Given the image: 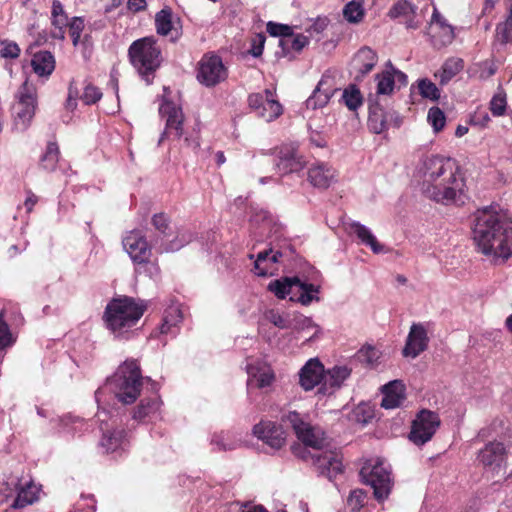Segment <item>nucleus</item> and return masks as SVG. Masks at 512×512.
<instances>
[{"label": "nucleus", "mask_w": 512, "mask_h": 512, "mask_svg": "<svg viewBox=\"0 0 512 512\" xmlns=\"http://www.w3.org/2000/svg\"><path fill=\"white\" fill-rule=\"evenodd\" d=\"M349 228L350 231L358 237L361 243L370 247L375 254L384 252V246L377 241L371 230L365 225L359 222H352L349 224Z\"/></svg>", "instance_id": "nucleus-27"}, {"label": "nucleus", "mask_w": 512, "mask_h": 512, "mask_svg": "<svg viewBox=\"0 0 512 512\" xmlns=\"http://www.w3.org/2000/svg\"><path fill=\"white\" fill-rule=\"evenodd\" d=\"M432 21L440 24V26L448 33V40L451 41L453 38V29L451 26L445 24L444 19L436 10L432 15Z\"/></svg>", "instance_id": "nucleus-64"}, {"label": "nucleus", "mask_w": 512, "mask_h": 512, "mask_svg": "<svg viewBox=\"0 0 512 512\" xmlns=\"http://www.w3.org/2000/svg\"><path fill=\"white\" fill-rule=\"evenodd\" d=\"M377 54L368 47H363L355 54L352 60L353 69L358 73L356 78L367 75L377 64Z\"/></svg>", "instance_id": "nucleus-23"}, {"label": "nucleus", "mask_w": 512, "mask_h": 512, "mask_svg": "<svg viewBox=\"0 0 512 512\" xmlns=\"http://www.w3.org/2000/svg\"><path fill=\"white\" fill-rule=\"evenodd\" d=\"M440 426L439 416L430 410H421L411 425L409 440L421 446L430 441Z\"/></svg>", "instance_id": "nucleus-9"}, {"label": "nucleus", "mask_w": 512, "mask_h": 512, "mask_svg": "<svg viewBox=\"0 0 512 512\" xmlns=\"http://www.w3.org/2000/svg\"><path fill=\"white\" fill-rule=\"evenodd\" d=\"M360 475L373 488L377 500L383 501L389 496L393 482L389 467L383 460H368L361 468Z\"/></svg>", "instance_id": "nucleus-7"}, {"label": "nucleus", "mask_w": 512, "mask_h": 512, "mask_svg": "<svg viewBox=\"0 0 512 512\" xmlns=\"http://www.w3.org/2000/svg\"><path fill=\"white\" fill-rule=\"evenodd\" d=\"M267 318L271 323L280 329H289L292 327L291 319L284 317L273 310L267 314Z\"/></svg>", "instance_id": "nucleus-57"}, {"label": "nucleus", "mask_w": 512, "mask_h": 512, "mask_svg": "<svg viewBox=\"0 0 512 512\" xmlns=\"http://www.w3.org/2000/svg\"><path fill=\"white\" fill-rule=\"evenodd\" d=\"M249 107L266 122H271L282 114L281 104L274 98L271 90L264 93H253L248 97Z\"/></svg>", "instance_id": "nucleus-11"}, {"label": "nucleus", "mask_w": 512, "mask_h": 512, "mask_svg": "<svg viewBox=\"0 0 512 512\" xmlns=\"http://www.w3.org/2000/svg\"><path fill=\"white\" fill-rule=\"evenodd\" d=\"M496 40L501 44H507L512 40V9L507 19L496 27Z\"/></svg>", "instance_id": "nucleus-45"}, {"label": "nucleus", "mask_w": 512, "mask_h": 512, "mask_svg": "<svg viewBox=\"0 0 512 512\" xmlns=\"http://www.w3.org/2000/svg\"><path fill=\"white\" fill-rule=\"evenodd\" d=\"M67 27L69 28V33L72 38L73 45L77 46L80 41L81 34L85 27L83 18L73 17L68 22Z\"/></svg>", "instance_id": "nucleus-51"}, {"label": "nucleus", "mask_w": 512, "mask_h": 512, "mask_svg": "<svg viewBox=\"0 0 512 512\" xmlns=\"http://www.w3.org/2000/svg\"><path fill=\"white\" fill-rule=\"evenodd\" d=\"M152 224L160 234L166 236L169 223L167 217L164 214L161 213L154 215L152 218Z\"/></svg>", "instance_id": "nucleus-60"}, {"label": "nucleus", "mask_w": 512, "mask_h": 512, "mask_svg": "<svg viewBox=\"0 0 512 512\" xmlns=\"http://www.w3.org/2000/svg\"><path fill=\"white\" fill-rule=\"evenodd\" d=\"M320 292V286L313 283H307L299 279L298 287L296 289L297 301L302 305H309L313 301H319L318 293Z\"/></svg>", "instance_id": "nucleus-34"}, {"label": "nucleus", "mask_w": 512, "mask_h": 512, "mask_svg": "<svg viewBox=\"0 0 512 512\" xmlns=\"http://www.w3.org/2000/svg\"><path fill=\"white\" fill-rule=\"evenodd\" d=\"M367 499V494L362 489H354L350 492L347 505L353 512H358L362 507H364Z\"/></svg>", "instance_id": "nucleus-49"}, {"label": "nucleus", "mask_w": 512, "mask_h": 512, "mask_svg": "<svg viewBox=\"0 0 512 512\" xmlns=\"http://www.w3.org/2000/svg\"><path fill=\"white\" fill-rule=\"evenodd\" d=\"M38 493L39 488L32 482L27 483L23 487L18 486V491L11 507L14 509H20L33 504L38 499Z\"/></svg>", "instance_id": "nucleus-31"}, {"label": "nucleus", "mask_w": 512, "mask_h": 512, "mask_svg": "<svg viewBox=\"0 0 512 512\" xmlns=\"http://www.w3.org/2000/svg\"><path fill=\"white\" fill-rule=\"evenodd\" d=\"M419 94L426 99L437 101L440 98V90L431 80L424 78L417 81Z\"/></svg>", "instance_id": "nucleus-43"}, {"label": "nucleus", "mask_w": 512, "mask_h": 512, "mask_svg": "<svg viewBox=\"0 0 512 512\" xmlns=\"http://www.w3.org/2000/svg\"><path fill=\"white\" fill-rule=\"evenodd\" d=\"M107 385L123 404L135 402L142 386L141 370L137 361L127 360L121 364Z\"/></svg>", "instance_id": "nucleus-4"}, {"label": "nucleus", "mask_w": 512, "mask_h": 512, "mask_svg": "<svg viewBox=\"0 0 512 512\" xmlns=\"http://www.w3.org/2000/svg\"><path fill=\"white\" fill-rule=\"evenodd\" d=\"M227 68L222 59L214 54H205L198 63L197 80L206 87H214L226 80Z\"/></svg>", "instance_id": "nucleus-10"}, {"label": "nucleus", "mask_w": 512, "mask_h": 512, "mask_svg": "<svg viewBox=\"0 0 512 512\" xmlns=\"http://www.w3.org/2000/svg\"><path fill=\"white\" fill-rule=\"evenodd\" d=\"M381 392V406L385 409L397 408L405 400V385L401 380L390 381L382 387Z\"/></svg>", "instance_id": "nucleus-20"}, {"label": "nucleus", "mask_w": 512, "mask_h": 512, "mask_svg": "<svg viewBox=\"0 0 512 512\" xmlns=\"http://www.w3.org/2000/svg\"><path fill=\"white\" fill-rule=\"evenodd\" d=\"M19 479L14 476L8 477L5 481L0 482V502L7 501L14 497L18 491Z\"/></svg>", "instance_id": "nucleus-48"}, {"label": "nucleus", "mask_w": 512, "mask_h": 512, "mask_svg": "<svg viewBox=\"0 0 512 512\" xmlns=\"http://www.w3.org/2000/svg\"><path fill=\"white\" fill-rule=\"evenodd\" d=\"M309 182L317 188L326 189L336 180V171L325 163H319L308 171Z\"/></svg>", "instance_id": "nucleus-21"}, {"label": "nucleus", "mask_w": 512, "mask_h": 512, "mask_svg": "<svg viewBox=\"0 0 512 512\" xmlns=\"http://www.w3.org/2000/svg\"><path fill=\"white\" fill-rule=\"evenodd\" d=\"M126 442L124 430H113L103 433L100 446L106 452H114L124 447Z\"/></svg>", "instance_id": "nucleus-35"}, {"label": "nucleus", "mask_w": 512, "mask_h": 512, "mask_svg": "<svg viewBox=\"0 0 512 512\" xmlns=\"http://www.w3.org/2000/svg\"><path fill=\"white\" fill-rule=\"evenodd\" d=\"M191 240V236L188 234H180L176 236L175 239L171 240L169 243L165 244L163 247L160 248V252H173L177 251L180 248H182L184 245L189 243Z\"/></svg>", "instance_id": "nucleus-53"}, {"label": "nucleus", "mask_w": 512, "mask_h": 512, "mask_svg": "<svg viewBox=\"0 0 512 512\" xmlns=\"http://www.w3.org/2000/svg\"><path fill=\"white\" fill-rule=\"evenodd\" d=\"M308 454L320 474L332 479L342 473L343 465L338 453L333 451L322 452V450L313 453L308 452L307 454L304 452L302 458L308 460Z\"/></svg>", "instance_id": "nucleus-12"}, {"label": "nucleus", "mask_w": 512, "mask_h": 512, "mask_svg": "<svg viewBox=\"0 0 512 512\" xmlns=\"http://www.w3.org/2000/svg\"><path fill=\"white\" fill-rule=\"evenodd\" d=\"M145 309L146 306L134 298H114L107 304L103 319L106 327L120 337L137 324Z\"/></svg>", "instance_id": "nucleus-3"}, {"label": "nucleus", "mask_w": 512, "mask_h": 512, "mask_svg": "<svg viewBox=\"0 0 512 512\" xmlns=\"http://www.w3.org/2000/svg\"><path fill=\"white\" fill-rule=\"evenodd\" d=\"M282 419L293 428L297 438L314 452L321 451L328 445L324 431L318 426L311 425L307 415L289 411Z\"/></svg>", "instance_id": "nucleus-6"}, {"label": "nucleus", "mask_w": 512, "mask_h": 512, "mask_svg": "<svg viewBox=\"0 0 512 512\" xmlns=\"http://www.w3.org/2000/svg\"><path fill=\"white\" fill-rule=\"evenodd\" d=\"M292 327L296 330H306L309 328H317V325L312 321L311 318H308L304 315H295L292 319Z\"/></svg>", "instance_id": "nucleus-58"}, {"label": "nucleus", "mask_w": 512, "mask_h": 512, "mask_svg": "<svg viewBox=\"0 0 512 512\" xmlns=\"http://www.w3.org/2000/svg\"><path fill=\"white\" fill-rule=\"evenodd\" d=\"M338 90L335 78L329 73H324L312 95L306 100L307 108L314 110L324 107Z\"/></svg>", "instance_id": "nucleus-15"}, {"label": "nucleus", "mask_w": 512, "mask_h": 512, "mask_svg": "<svg viewBox=\"0 0 512 512\" xmlns=\"http://www.w3.org/2000/svg\"><path fill=\"white\" fill-rule=\"evenodd\" d=\"M159 113L166 119L165 130L159 139V144L167 135H174L180 138L183 135L184 121L182 109L171 101H164L159 108Z\"/></svg>", "instance_id": "nucleus-14"}, {"label": "nucleus", "mask_w": 512, "mask_h": 512, "mask_svg": "<svg viewBox=\"0 0 512 512\" xmlns=\"http://www.w3.org/2000/svg\"><path fill=\"white\" fill-rule=\"evenodd\" d=\"M16 98L18 104L15 115V126L16 128L24 131L30 125L37 106V95L36 88L33 84L25 80L24 83L19 87Z\"/></svg>", "instance_id": "nucleus-8"}, {"label": "nucleus", "mask_w": 512, "mask_h": 512, "mask_svg": "<svg viewBox=\"0 0 512 512\" xmlns=\"http://www.w3.org/2000/svg\"><path fill=\"white\" fill-rule=\"evenodd\" d=\"M324 378V366L318 359L307 361L299 372V383L305 391L322 384L320 390L324 393Z\"/></svg>", "instance_id": "nucleus-18"}, {"label": "nucleus", "mask_w": 512, "mask_h": 512, "mask_svg": "<svg viewBox=\"0 0 512 512\" xmlns=\"http://www.w3.org/2000/svg\"><path fill=\"white\" fill-rule=\"evenodd\" d=\"M60 151L56 142H49L45 152L40 157L39 166L47 172H52L57 168Z\"/></svg>", "instance_id": "nucleus-36"}, {"label": "nucleus", "mask_w": 512, "mask_h": 512, "mask_svg": "<svg viewBox=\"0 0 512 512\" xmlns=\"http://www.w3.org/2000/svg\"><path fill=\"white\" fill-rule=\"evenodd\" d=\"M155 25L159 35L167 36L172 31V12L170 8H164L156 13Z\"/></svg>", "instance_id": "nucleus-40"}, {"label": "nucleus", "mask_w": 512, "mask_h": 512, "mask_svg": "<svg viewBox=\"0 0 512 512\" xmlns=\"http://www.w3.org/2000/svg\"><path fill=\"white\" fill-rule=\"evenodd\" d=\"M298 277H282L271 281L268 284V290L272 292L277 298L284 299L287 295L294 293L298 287Z\"/></svg>", "instance_id": "nucleus-30"}, {"label": "nucleus", "mask_w": 512, "mask_h": 512, "mask_svg": "<svg viewBox=\"0 0 512 512\" xmlns=\"http://www.w3.org/2000/svg\"><path fill=\"white\" fill-rule=\"evenodd\" d=\"M309 42V37L303 35V34H296L289 36L288 38H281L279 40V45L284 50L292 49L294 51H301Z\"/></svg>", "instance_id": "nucleus-44"}, {"label": "nucleus", "mask_w": 512, "mask_h": 512, "mask_svg": "<svg viewBox=\"0 0 512 512\" xmlns=\"http://www.w3.org/2000/svg\"><path fill=\"white\" fill-rule=\"evenodd\" d=\"M341 98L351 111L357 110L363 104V96L359 88L353 84L343 90Z\"/></svg>", "instance_id": "nucleus-39"}, {"label": "nucleus", "mask_w": 512, "mask_h": 512, "mask_svg": "<svg viewBox=\"0 0 512 512\" xmlns=\"http://www.w3.org/2000/svg\"><path fill=\"white\" fill-rule=\"evenodd\" d=\"M350 375L351 369L347 366H335L327 372L324 371V393H332L330 389L340 388Z\"/></svg>", "instance_id": "nucleus-28"}, {"label": "nucleus", "mask_w": 512, "mask_h": 512, "mask_svg": "<svg viewBox=\"0 0 512 512\" xmlns=\"http://www.w3.org/2000/svg\"><path fill=\"white\" fill-rule=\"evenodd\" d=\"M368 127L371 132L380 134L387 129V117L384 109L379 105L369 108Z\"/></svg>", "instance_id": "nucleus-33"}, {"label": "nucleus", "mask_w": 512, "mask_h": 512, "mask_svg": "<svg viewBox=\"0 0 512 512\" xmlns=\"http://www.w3.org/2000/svg\"><path fill=\"white\" fill-rule=\"evenodd\" d=\"M377 81V94L378 95H390L394 90V77L393 73L386 69L376 75Z\"/></svg>", "instance_id": "nucleus-41"}, {"label": "nucleus", "mask_w": 512, "mask_h": 512, "mask_svg": "<svg viewBox=\"0 0 512 512\" xmlns=\"http://www.w3.org/2000/svg\"><path fill=\"white\" fill-rule=\"evenodd\" d=\"M147 2L146 0H128L127 1V9L133 13H139L141 11L146 10Z\"/></svg>", "instance_id": "nucleus-62"}, {"label": "nucleus", "mask_w": 512, "mask_h": 512, "mask_svg": "<svg viewBox=\"0 0 512 512\" xmlns=\"http://www.w3.org/2000/svg\"><path fill=\"white\" fill-rule=\"evenodd\" d=\"M364 16L362 5L356 1L347 3L343 9V17L349 23H359Z\"/></svg>", "instance_id": "nucleus-46"}, {"label": "nucleus", "mask_w": 512, "mask_h": 512, "mask_svg": "<svg viewBox=\"0 0 512 512\" xmlns=\"http://www.w3.org/2000/svg\"><path fill=\"white\" fill-rule=\"evenodd\" d=\"M505 459V447L501 442H489L478 453V460L484 466H500Z\"/></svg>", "instance_id": "nucleus-25"}, {"label": "nucleus", "mask_w": 512, "mask_h": 512, "mask_svg": "<svg viewBox=\"0 0 512 512\" xmlns=\"http://www.w3.org/2000/svg\"><path fill=\"white\" fill-rule=\"evenodd\" d=\"M387 68H388L389 71H391V73H393L394 83L398 82L401 85H406V83H407V76H406L405 73H403L402 71L396 69L391 64V62L387 63Z\"/></svg>", "instance_id": "nucleus-63"}, {"label": "nucleus", "mask_w": 512, "mask_h": 512, "mask_svg": "<svg viewBox=\"0 0 512 512\" xmlns=\"http://www.w3.org/2000/svg\"><path fill=\"white\" fill-rule=\"evenodd\" d=\"M130 62L147 84L152 82L155 71L161 64V51L154 37L134 41L128 50Z\"/></svg>", "instance_id": "nucleus-5"}, {"label": "nucleus", "mask_w": 512, "mask_h": 512, "mask_svg": "<svg viewBox=\"0 0 512 512\" xmlns=\"http://www.w3.org/2000/svg\"><path fill=\"white\" fill-rule=\"evenodd\" d=\"M464 68V61L461 58H448L434 76L439 80L440 85L448 84Z\"/></svg>", "instance_id": "nucleus-29"}, {"label": "nucleus", "mask_w": 512, "mask_h": 512, "mask_svg": "<svg viewBox=\"0 0 512 512\" xmlns=\"http://www.w3.org/2000/svg\"><path fill=\"white\" fill-rule=\"evenodd\" d=\"M247 372L250 376V379L248 383L252 382L253 380L256 381V386L258 388H265L270 386L275 379L274 372L269 366L263 365V366H255V365H249L247 368Z\"/></svg>", "instance_id": "nucleus-32"}, {"label": "nucleus", "mask_w": 512, "mask_h": 512, "mask_svg": "<svg viewBox=\"0 0 512 512\" xmlns=\"http://www.w3.org/2000/svg\"><path fill=\"white\" fill-rule=\"evenodd\" d=\"M427 119L436 133L441 131L446 123V117L443 111L438 107H432L429 109Z\"/></svg>", "instance_id": "nucleus-50"}, {"label": "nucleus", "mask_w": 512, "mask_h": 512, "mask_svg": "<svg viewBox=\"0 0 512 512\" xmlns=\"http://www.w3.org/2000/svg\"><path fill=\"white\" fill-rule=\"evenodd\" d=\"M160 404L161 401L157 396L142 399L137 410L134 412L133 418L143 420L155 414L159 410Z\"/></svg>", "instance_id": "nucleus-38"}, {"label": "nucleus", "mask_w": 512, "mask_h": 512, "mask_svg": "<svg viewBox=\"0 0 512 512\" xmlns=\"http://www.w3.org/2000/svg\"><path fill=\"white\" fill-rule=\"evenodd\" d=\"M356 357L360 362L365 363L370 367H375L379 364L381 352L377 348L367 345L357 352Z\"/></svg>", "instance_id": "nucleus-42"}, {"label": "nucleus", "mask_w": 512, "mask_h": 512, "mask_svg": "<svg viewBox=\"0 0 512 512\" xmlns=\"http://www.w3.org/2000/svg\"><path fill=\"white\" fill-rule=\"evenodd\" d=\"M286 256L284 251L272 249L264 250L258 253L254 262V272L258 276H268L274 273L273 265L278 263L282 257Z\"/></svg>", "instance_id": "nucleus-22"}, {"label": "nucleus", "mask_w": 512, "mask_h": 512, "mask_svg": "<svg viewBox=\"0 0 512 512\" xmlns=\"http://www.w3.org/2000/svg\"><path fill=\"white\" fill-rule=\"evenodd\" d=\"M329 20L327 17H318L314 20V22L306 29V32L309 34L310 38H314L316 40L320 39L321 34L327 28Z\"/></svg>", "instance_id": "nucleus-52"}, {"label": "nucleus", "mask_w": 512, "mask_h": 512, "mask_svg": "<svg viewBox=\"0 0 512 512\" xmlns=\"http://www.w3.org/2000/svg\"><path fill=\"white\" fill-rule=\"evenodd\" d=\"M182 321V313L181 310L176 306H171L165 310L163 323L161 325L160 331L162 334H173L175 335L177 330V325Z\"/></svg>", "instance_id": "nucleus-37"}, {"label": "nucleus", "mask_w": 512, "mask_h": 512, "mask_svg": "<svg viewBox=\"0 0 512 512\" xmlns=\"http://www.w3.org/2000/svg\"><path fill=\"white\" fill-rule=\"evenodd\" d=\"M68 16L64 10L62 3L59 0H53L51 9V24L53 29L51 36L55 39H65V28L68 25Z\"/></svg>", "instance_id": "nucleus-24"}, {"label": "nucleus", "mask_w": 512, "mask_h": 512, "mask_svg": "<svg viewBox=\"0 0 512 512\" xmlns=\"http://www.w3.org/2000/svg\"><path fill=\"white\" fill-rule=\"evenodd\" d=\"M1 56L3 58L15 59L20 55V48L15 42H2Z\"/></svg>", "instance_id": "nucleus-59"}, {"label": "nucleus", "mask_w": 512, "mask_h": 512, "mask_svg": "<svg viewBox=\"0 0 512 512\" xmlns=\"http://www.w3.org/2000/svg\"><path fill=\"white\" fill-rule=\"evenodd\" d=\"M253 433L273 449H280L286 441L285 431L271 421H261L254 426Z\"/></svg>", "instance_id": "nucleus-19"}, {"label": "nucleus", "mask_w": 512, "mask_h": 512, "mask_svg": "<svg viewBox=\"0 0 512 512\" xmlns=\"http://www.w3.org/2000/svg\"><path fill=\"white\" fill-rule=\"evenodd\" d=\"M482 71L480 73V77L482 79H487L491 76H493L496 73L497 67L496 65L491 61H485L481 64Z\"/></svg>", "instance_id": "nucleus-61"}, {"label": "nucleus", "mask_w": 512, "mask_h": 512, "mask_svg": "<svg viewBox=\"0 0 512 512\" xmlns=\"http://www.w3.org/2000/svg\"><path fill=\"white\" fill-rule=\"evenodd\" d=\"M3 311L0 313V349L12 344V334L8 324L3 320Z\"/></svg>", "instance_id": "nucleus-56"}, {"label": "nucleus", "mask_w": 512, "mask_h": 512, "mask_svg": "<svg viewBox=\"0 0 512 512\" xmlns=\"http://www.w3.org/2000/svg\"><path fill=\"white\" fill-rule=\"evenodd\" d=\"M506 108V93L502 89H499L498 92L495 93L494 96L492 97L489 103V109L493 116L499 117L505 114Z\"/></svg>", "instance_id": "nucleus-47"}, {"label": "nucleus", "mask_w": 512, "mask_h": 512, "mask_svg": "<svg viewBox=\"0 0 512 512\" xmlns=\"http://www.w3.org/2000/svg\"><path fill=\"white\" fill-rule=\"evenodd\" d=\"M277 157L276 168L282 174L299 172L305 166L302 156L293 144L281 146Z\"/></svg>", "instance_id": "nucleus-17"}, {"label": "nucleus", "mask_w": 512, "mask_h": 512, "mask_svg": "<svg viewBox=\"0 0 512 512\" xmlns=\"http://www.w3.org/2000/svg\"><path fill=\"white\" fill-rule=\"evenodd\" d=\"M473 240L483 254L507 260L512 256V222L496 206L479 209L475 213Z\"/></svg>", "instance_id": "nucleus-2"}, {"label": "nucleus", "mask_w": 512, "mask_h": 512, "mask_svg": "<svg viewBox=\"0 0 512 512\" xmlns=\"http://www.w3.org/2000/svg\"><path fill=\"white\" fill-rule=\"evenodd\" d=\"M267 32L274 37L288 38L293 35L292 27L288 25L269 22L267 24Z\"/></svg>", "instance_id": "nucleus-54"}, {"label": "nucleus", "mask_w": 512, "mask_h": 512, "mask_svg": "<svg viewBox=\"0 0 512 512\" xmlns=\"http://www.w3.org/2000/svg\"><path fill=\"white\" fill-rule=\"evenodd\" d=\"M465 178L451 158L431 155L423 161L421 191L429 199L449 205L462 201Z\"/></svg>", "instance_id": "nucleus-1"}, {"label": "nucleus", "mask_w": 512, "mask_h": 512, "mask_svg": "<svg viewBox=\"0 0 512 512\" xmlns=\"http://www.w3.org/2000/svg\"><path fill=\"white\" fill-rule=\"evenodd\" d=\"M31 66L38 76L48 77L55 69V58L49 51H39L33 55Z\"/></svg>", "instance_id": "nucleus-26"}, {"label": "nucleus", "mask_w": 512, "mask_h": 512, "mask_svg": "<svg viewBox=\"0 0 512 512\" xmlns=\"http://www.w3.org/2000/svg\"><path fill=\"white\" fill-rule=\"evenodd\" d=\"M428 343L429 337L426 325L413 323L403 348V355L414 359L427 349Z\"/></svg>", "instance_id": "nucleus-16"}, {"label": "nucleus", "mask_w": 512, "mask_h": 512, "mask_svg": "<svg viewBox=\"0 0 512 512\" xmlns=\"http://www.w3.org/2000/svg\"><path fill=\"white\" fill-rule=\"evenodd\" d=\"M122 244L134 263L143 264L148 262L151 249L145 236L140 231L128 232L124 236Z\"/></svg>", "instance_id": "nucleus-13"}, {"label": "nucleus", "mask_w": 512, "mask_h": 512, "mask_svg": "<svg viewBox=\"0 0 512 512\" xmlns=\"http://www.w3.org/2000/svg\"><path fill=\"white\" fill-rule=\"evenodd\" d=\"M102 97V92L96 86L88 84L81 96L83 102L87 105H91L99 101Z\"/></svg>", "instance_id": "nucleus-55"}]
</instances>
